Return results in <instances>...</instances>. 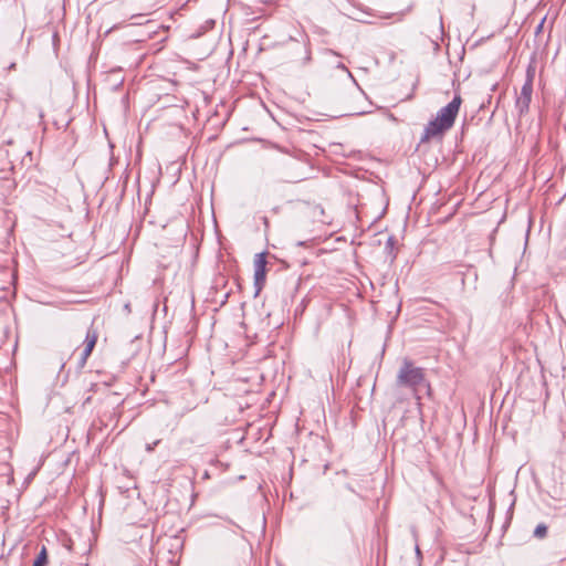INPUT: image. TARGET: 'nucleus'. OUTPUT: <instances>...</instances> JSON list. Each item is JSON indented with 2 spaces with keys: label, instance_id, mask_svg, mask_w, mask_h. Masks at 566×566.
Listing matches in <instances>:
<instances>
[{
  "label": "nucleus",
  "instance_id": "nucleus-1",
  "mask_svg": "<svg viewBox=\"0 0 566 566\" xmlns=\"http://www.w3.org/2000/svg\"><path fill=\"white\" fill-rule=\"evenodd\" d=\"M396 382L399 387L411 389L419 406L421 405V397L419 395L421 388L426 389L428 396L431 395V386L426 377L424 369L416 366L413 361L408 358L402 360L397 374Z\"/></svg>",
  "mask_w": 566,
  "mask_h": 566
},
{
  "label": "nucleus",
  "instance_id": "nucleus-2",
  "mask_svg": "<svg viewBox=\"0 0 566 566\" xmlns=\"http://www.w3.org/2000/svg\"><path fill=\"white\" fill-rule=\"evenodd\" d=\"M461 103L462 98L457 94L447 106L438 112L436 118L428 123L422 139H430L449 130L454 124Z\"/></svg>",
  "mask_w": 566,
  "mask_h": 566
},
{
  "label": "nucleus",
  "instance_id": "nucleus-3",
  "mask_svg": "<svg viewBox=\"0 0 566 566\" xmlns=\"http://www.w3.org/2000/svg\"><path fill=\"white\" fill-rule=\"evenodd\" d=\"M178 545V539L174 537H165L159 539L153 549L156 566H158L161 562H168L172 564L175 562Z\"/></svg>",
  "mask_w": 566,
  "mask_h": 566
},
{
  "label": "nucleus",
  "instance_id": "nucleus-4",
  "mask_svg": "<svg viewBox=\"0 0 566 566\" xmlns=\"http://www.w3.org/2000/svg\"><path fill=\"white\" fill-rule=\"evenodd\" d=\"M254 266V287L258 295L263 289L266 281V253H258L253 261Z\"/></svg>",
  "mask_w": 566,
  "mask_h": 566
},
{
  "label": "nucleus",
  "instance_id": "nucleus-5",
  "mask_svg": "<svg viewBox=\"0 0 566 566\" xmlns=\"http://www.w3.org/2000/svg\"><path fill=\"white\" fill-rule=\"evenodd\" d=\"M533 81L534 73H526L525 83L523 84L521 94L516 99V106L518 107L521 113L528 111L533 93Z\"/></svg>",
  "mask_w": 566,
  "mask_h": 566
},
{
  "label": "nucleus",
  "instance_id": "nucleus-6",
  "mask_svg": "<svg viewBox=\"0 0 566 566\" xmlns=\"http://www.w3.org/2000/svg\"><path fill=\"white\" fill-rule=\"evenodd\" d=\"M97 339H98L97 331L93 327H90L86 333V336H85V339L83 343V350L81 353L78 364H77L80 368H83L86 365V361H87L88 357L91 356V354L97 343Z\"/></svg>",
  "mask_w": 566,
  "mask_h": 566
},
{
  "label": "nucleus",
  "instance_id": "nucleus-7",
  "mask_svg": "<svg viewBox=\"0 0 566 566\" xmlns=\"http://www.w3.org/2000/svg\"><path fill=\"white\" fill-rule=\"evenodd\" d=\"M48 564V552L46 547L42 546L38 557L35 558L33 566H46Z\"/></svg>",
  "mask_w": 566,
  "mask_h": 566
},
{
  "label": "nucleus",
  "instance_id": "nucleus-8",
  "mask_svg": "<svg viewBox=\"0 0 566 566\" xmlns=\"http://www.w3.org/2000/svg\"><path fill=\"white\" fill-rule=\"evenodd\" d=\"M547 535V526L545 524H538L534 530V536L536 538H544Z\"/></svg>",
  "mask_w": 566,
  "mask_h": 566
},
{
  "label": "nucleus",
  "instance_id": "nucleus-9",
  "mask_svg": "<svg viewBox=\"0 0 566 566\" xmlns=\"http://www.w3.org/2000/svg\"><path fill=\"white\" fill-rule=\"evenodd\" d=\"M346 82L353 87L355 88L356 91H360V88L358 87L354 76H353V73L352 72H348L347 73V76H346Z\"/></svg>",
  "mask_w": 566,
  "mask_h": 566
},
{
  "label": "nucleus",
  "instance_id": "nucleus-10",
  "mask_svg": "<svg viewBox=\"0 0 566 566\" xmlns=\"http://www.w3.org/2000/svg\"><path fill=\"white\" fill-rule=\"evenodd\" d=\"M159 442H160V440H156V441H154L153 443H148V444L146 446V451H147V452H151V451H154L155 447H156V446H158V443H159Z\"/></svg>",
  "mask_w": 566,
  "mask_h": 566
},
{
  "label": "nucleus",
  "instance_id": "nucleus-11",
  "mask_svg": "<svg viewBox=\"0 0 566 566\" xmlns=\"http://www.w3.org/2000/svg\"><path fill=\"white\" fill-rule=\"evenodd\" d=\"M43 116H44V115H43V112H42V111H40V112H39V117H40V118H43Z\"/></svg>",
  "mask_w": 566,
  "mask_h": 566
}]
</instances>
